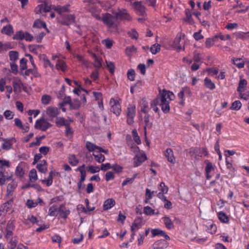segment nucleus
I'll return each instance as SVG.
<instances>
[{"label":"nucleus","mask_w":249,"mask_h":249,"mask_svg":"<svg viewBox=\"0 0 249 249\" xmlns=\"http://www.w3.org/2000/svg\"><path fill=\"white\" fill-rule=\"evenodd\" d=\"M83 2L89 4V5L87 7L89 11L93 17L98 20L101 19V17L99 15L101 12V9L95 6L94 4L98 3L101 6L104 8L105 10H107L115 3V1L114 0H107L104 2H101L98 0H83Z\"/></svg>","instance_id":"obj_1"},{"label":"nucleus","mask_w":249,"mask_h":249,"mask_svg":"<svg viewBox=\"0 0 249 249\" xmlns=\"http://www.w3.org/2000/svg\"><path fill=\"white\" fill-rule=\"evenodd\" d=\"M175 98L174 94L169 90L163 89L160 93V97L159 100L160 101V105L162 111L164 113H167L170 110V102Z\"/></svg>","instance_id":"obj_2"},{"label":"nucleus","mask_w":249,"mask_h":249,"mask_svg":"<svg viewBox=\"0 0 249 249\" xmlns=\"http://www.w3.org/2000/svg\"><path fill=\"white\" fill-rule=\"evenodd\" d=\"M127 123L129 124H132L134 122V119L136 115V106L133 104H129L127 107L126 111Z\"/></svg>","instance_id":"obj_3"},{"label":"nucleus","mask_w":249,"mask_h":249,"mask_svg":"<svg viewBox=\"0 0 249 249\" xmlns=\"http://www.w3.org/2000/svg\"><path fill=\"white\" fill-rule=\"evenodd\" d=\"M111 111L119 116L121 113V106L118 99L111 98L109 101Z\"/></svg>","instance_id":"obj_4"},{"label":"nucleus","mask_w":249,"mask_h":249,"mask_svg":"<svg viewBox=\"0 0 249 249\" xmlns=\"http://www.w3.org/2000/svg\"><path fill=\"white\" fill-rule=\"evenodd\" d=\"M51 9V3L49 0H45L43 3L38 5L35 9L36 14H43L49 12Z\"/></svg>","instance_id":"obj_5"},{"label":"nucleus","mask_w":249,"mask_h":249,"mask_svg":"<svg viewBox=\"0 0 249 249\" xmlns=\"http://www.w3.org/2000/svg\"><path fill=\"white\" fill-rule=\"evenodd\" d=\"M146 160L147 156L143 151L136 154L133 158L134 167H136L139 166Z\"/></svg>","instance_id":"obj_6"},{"label":"nucleus","mask_w":249,"mask_h":249,"mask_svg":"<svg viewBox=\"0 0 249 249\" xmlns=\"http://www.w3.org/2000/svg\"><path fill=\"white\" fill-rule=\"evenodd\" d=\"M51 126V124L45 119H41L36 121L35 127L42 131H46Z\"/></svg>","instance_id":"obj_7"},{"label":"nucleus","mask_w":249,"mask_h":249,"mask_svg":"<svg viewBox=\"0 0 249 249\" xmlns=\"http://www.w3.org/2000/svg\"><path fill=\"white\" fill-rule=\"evenodd\" d=\"M3 142L1 144V148L6 151L12 149L13 142H17L16 139L12 137L9 139H1Z\"/></svg>","instance_id":"obj_8"},{"label":"nucleus","mask_w":249,"mask_h":249,"mask_svg":"<svg viewBox=\"0 0 249 249\" xmlns=\"http://www.w3.org/2000/svg\"><path fill=\"white\" fill-rule=\"evenodd\" d=\"M46 114L51 120H53L59 115V111L57 107L50 106L46 108Z\"/></svg>","instance_id":"obj_9"},{"label":"nucleus","mask_w":249,"mask_h":249,"mask_svg":"<svg viewBox=\"0 0 249 249\" xmlns=\"http://www.w3.org/2000/svg\"><path fill=\"white\" fill-rule=\"evenodd\" d=\"M14 200V198H11L2 205L0 208V216L4 215V214L10 210L12 206Z\"/></svg>","instance_id":"obj_10"},{"label":"nucleus","mask_w":249,"mask_h":249,"mask_svg":"<svg viewBox=\"0 0 249 249\" xmlns=\"http://www.w3.org/2000/svg\"><path fill=\"white\" fill-rule=\"evenodd\" d=\"M133 7L138 15L142 17L146 16L145 8L144 6L142 5L141 2H134L133 3Z\"/></svg>","instance_id":"obj_11"},{"label":"nucleus","mask_w":249,"mask_h":249,"mask_svg":"<svg viewBox=\"0 0 249 249\" xmlns=\"http://www.w3.org/2000/svg\"><path fill=\"white\" fill-rule=\"evenodd\" d=\"M63 207V204H61L59 207H58L56 204H53L49 209V215L50 216H57Z\"/></svg>","instance_id":"obj_12"},{"label":"nucleus","mask_w":249,"mask_h":249,"mask_svg":"<svg viewBox=\"0 0 249 249\" xmlns=\"http://www.w3.org/2000/svg\"><path fill=\"white\" fill-rule=\"evenodd\" d=\"M181 40V34H178L177 36L175 38L172 44V46L174 49L178 52L181 51H184L185 47H182L180 45V41Z\"/></svg>","instance_id":"obj_13"},{"label":"nucleus","mask_w":249,"mask_h":249,"mask_svg":"<svg viewBox=\"0 0 249 249\" xmlns=\"http://www.w3.org/2000/svg\"><path fill=\"white\" fill-rule=\"evenodd\" d=\"M57 18L59 22L65 25L71 24L75 21V17L72 15H65L63 17L62 19L58 18Z\"/></svg>","instance_id":"obj_14"},{"label":"nucleus","mask_w":249,"mask_h":249,"mask_svg":"<svg viewBox=\"0 0 249 249\" xmlns=\"http://www.w3.org/2000/svg\"><path fill=\"white\" fill-rule=\"evenodd\" d=\"M17 186V184L15 182H12L9 183L7 186L6 194L5 197L6 199L11 198L14 191Z\"/></svg>","instance_id":"obj_15"},{"label":"nucleus","mask_w":249,"mask_h":249,"mask_svg":"<svg viewBox=\"0 0 249 249\" xmlns=\"http://www.w3.org/2000/svg\"><path fill=\"white\" fill-rule=\"evenodd\" d=\"M14 90L15 92L19 93L22 91L24 88V85L21 80L17 77L14 79L13 82Z\"/></svg>","instance_id":"obj_16"},{"label":"nucleus","mask_w":249,"mask_h":249,"mask_svg":"<svg viewBox=\"0 0 249 249\" xmlns=\"http://www.w3.org/2000/svg\"><path fill=\"white\" fill-rule=\"evenodd\" d=\"M100 20H102L103 22L108 27L112 26L114 23L113 17L108 13H106L103 15Z\"/></svg>","instance_id":"obj_17"},{"label":"nucleus","mask_w":249,"mask_h":249,"mask_svg":"<svg viewBox=\"0 0 249 249\" xmlns=\"http://www.w3.org/2000/svg\"><path fill=\"white\" fill-rule=\"evenodd\" d=\"M25 221L23 222L26 223L28 220H30L33 224H37L38 226L39 227L37 228L36 230V232H41L43 230L47 229L49 228V225L48 224H43L42 225H40L38 224V220L37 219H24Z\"/></svg>","instance_id":"obj_18"},{"label":"nucleus","mask_w":249,"mask_h":249,"mask_svg":"<svg viewBox=\"0 0 249 249\" xmlns=\"http://www.w3.org/2000/svg\"><path fill=\"white\" fill-rule=\"evenodd\" d=\"M115 16L116 18L118 19L126 20H130L131 19L130 16L125 9L119 11L115 14Z\"/></svg>","instance_id":"obj_19"},{"label":"nucleus","mask_w":249,"mask_h":249,"mask_svg":"<svg viewBox=\"0 0 249 249\" xmlns=\"http://www.w3.org/2000/svg\"><path fill=\"white\" fill-rule=\"evenodd\" d=\"M145 221L142 219H135L131 226V231H138L144 225Z\"/></svg>","instance_id":"obj_20"},{"label":"nucleus","mask_w":249,"mask_h":249,"mask_svg":"<svg viewBox=\"0 0 249 249\" xmlns=\"http://www.w3.org/2000/svg\"><path fill=\"white\" fill-rule=\"evenodd\" d=\"M38 204L40 205H43V204L42 199L39 197L36 200L29 199L26 202V205L29 208L36 207Z\"/></svg>","instance_id":"obj_21"},{"label":"nucleus","mask_w":249,"mask_h":249,"mask_svg":"<svg viewBox=\"0 0 249 249\" xmlns=\"http://www.w3.org/2000/svg\"><path fill=\"white\" fill-rule=\"evenodd\" d=\"M164 156L167 158L168 161L170 163L174 164L176 162V159L174 156V152L171 148H168L165 150Z\"/></svg>","instance_id":"obj_22"},{"label":"nucleus","mask_w":249,"mask_h":249,"mask_svg":"<svg viewBox=\"0 0 249 249\" xmlns=\"http://www.w3.org/2000/svg\"><path fill=\"white\" fill-rule=\"evenodd\" d=\"M151 232L152 237L160 235L164 237L166 240H170L169 236L166 233V232L160 229H152L151 230Z\"/></svg>","instance_id":"obj_23"},{"label":"nucleus","mask_w":249,"mask_h":249,"mask_svg":"<svg viewBox=\"0 0 249 249\" xmlns=\"http://www.w3.org/2000/svg\"><path fill=\"white\" fill-rule=\"evenodd\" d=\"M206 223L205 225L206 227V230L211 234L215 233L217 230V226L215 224H213L210 220L206 221Z\"/></svg>","instance_id":"obj_24"},{"label":"nucleus","mask_w":249,"mask_h":249,"mask_svg":"<svg viewBox=\"0 0 249 249\" xmlns=\"http://www.w3.org/2000/svg\"><path fill=\"white\" fill-rule=\"evenodd\" d=\"M39 58L43 62L44 66L45 68L50 67L52 70L54 69V66L51 63L48 58L45 54H40Z\"/></svg>","instance_id":"obj_25"},{"label":"nucleus","mask_w":249,"mask_h":249,"mask_svg":"<svg viewBox=\"0 0 249 249\" xmlns=\"http://www.w3.org/2000/svg\"><path fill=\"white\" fill-rule=\"evenodd\" d=\"M86 147L89 152H92L93 153L97 151H98L99 149H101V147L97 146L95 144L89 141L86 142Z\"/></svg>","instance_id":"obj_26"},{"label":"nucleus","mask_w":249,"mask_h":249,"mask_svg":"<svg viewBox=\"0 0 249 249\" xmlns=\"http://www.w3.org/2000/svg\"><path fill=\"white\" fill-rule=\"evenodd\" d=\"M36 168L41 173H45L47 171L46 161L45 160H41L40 162L37 164Z\"/></svg>","instance_id":"obj_27"},{"label":"nucleus","mask_w":249,"mask_h":249,"mask_svg":"<svg viewBox=\"0 0 249 249\" xmlns=\"http://www.w3.org/2000/svg\"><path fill=\"white\" fill-rule=\"evenodd\" d=\"M56 69L58 71H65L67 69V66L65 62L61 60H58L55 65Z\"/></svg>","instance_id":"obj_28"},{"label":"nucleus","mask_w":249,"mask_h":249,"mask_svg":"<svg viewBox=\"0 0 249 249\" xmlns=\"http://www.w3.org/2000/svg\"><path fill=\"white\" fill-rule=\"evenodd\" d=\"M95 160L98 163H102L105 160V157L101 152L96 151L92 153Z\"/></svg>","instance_id":"obj_29"},{"label":"nucleus","mask_w":249,"mask_h":249,"mask_svg":"<svg viewBox=\"0 0 249 249\" xmlns=\"http://www.w3.org/2000/svg\"><path fill=\"white\" fill-rule=\"evenodd\" d=\"M139 107L141 112L147 114L149 110L148 103L145 100H142L139 104Z\"/></svg>","instance_id":"obj_30"},{"label":"nucleus","mask_w":249,"mask_h":249,"mask_svg":"<svg viewBox=\"0 0 249 249\" xmlns=\"http://www.w3.org/2000/svg\"><path fill=\"white\" fill-rule=\"evenodd\" d=\"M115 204L114 199L112 198H108L105 201L103 204V208L105 210H107L113 207Z\"/></svg>","instance_id":"obj_31"},{"label":"nucleus","mask_w":249,"mask_h":249,"mask_svg":"<svg viewBox=\"0 0 249 249\" xmlns=\"http://www.w3.org/2000/svg\"><path fill=\"white\" fill-rule=\"evenodd\" d=\"M1 32L7 36H11L14 33L13 28L10 24L7 25L2 28Z\"/></svg>","instance_id":"obj_32"},{"label":"nucleus","mask_w":249,"mask_h":249,"mask_svg":"<svg viewBox=\"0 0 249 249\" xmlns=\"http://www.w3.org/2000/svg\"><path fill=\"white\" fill-rule=\"evenodd\" d=\"M91 56L94 60L93 65L94 67L97 69H100L102 66V60L98 58L94 53L91 54Z\"/></svg>","instance_id":"obj_33"},{"label":"nucleus","mask_w":249,"mask_h":249,"mask_svg":"<svg viewBox=\"0 0 249 249\" xmlns=\"http://www.w3.org/2000/svg\"><path fill=\"white\" fill-rule=\"evenodd\" d=\"M25 73L26 75H30V74H32L36 77H38L40 76V74L38 71L36 65H35V67H33V69L26 70L25 72Z\"/></svg>","instance_id":"obj_34"},{"label":"nucleus","mask_w":249,"mask_h":249,"mask_svg":"<svg viewBox=\"0 0 249 249\" xmlns=\"http://www.w3.org/2000/svg\"><path fill=\"white\" fill-rule=\"evenodd\" d=\"M11 164L9 160L6 159H0V174H2L3 168H9L11 167Z\"/></svg>","instance_id":"obj_35"},{"label":"nucleus","mask_w":249,"mask_h":249,"mask_svg":"<svg viewBox=\"0 0 249 249\" xmlns=\"http://www.w3.org/2000/svg\"><path fill=\"white\" fill-rule=\"evenodd\" d=\"M231 60L232 63L238 68L242 69L244 67L245 63L242 59L233 57Z\"/></svg>","instance_id":"obj_36"},{"label":"nucleus","mask_w":249,"mask_h":249,"mask_svg":"<svg viewBox=\"0 0 249 249\" xmlns=\"http://www.w3.org/2000/svg\"><path fill=\"white\" fill-rule=\"evenodd\" d=\"M247 85V81L245 79L240 78L238 86L237 89L238 92L241 93L243 92Z\"/></svg>","instance_id":"obj_37"},{"label":"nucleus","mask_w":249,"mask_h":249,"mask_svg":"<svg viewBox=\"0 0 249 249\" xmlns=\"http://www.w3.org/2000/svg\"><path fill=\"white\" fill-rule=\"evenodd\" d=\"M86 170L90 174H95L100 172V168L98 166L89 165L86 167Z\"/></svg>","instance_id":"obj_38"},{"label":"nucleus","mask_w":249,"mask_h":249,"mask_svg":"<svg viewBox=\"0 0 249 249\" xmlns=\"http://www.w3.org/2000/svg\"><path fill=\"white\" fill-rule=\"evenodd\" d=\"M30 181L31 182H35L38 179L36 171L35 169H32L29 173Z\"/></svg>","instance_id":"obj_39"},{"label":"nucleus","mask_w":249,"mask_h":249,"mask_svg":"<svg viewBox=\"0 0 249 249\" xmlns=\"http://www.w3.org/2000/svg\"><path fill=\"white\" fill-rule=\"evenodd\" d=\"M22 163H19L16 167L15 170V174L17 176L20 178L22 177L24 175V171L22 166Z\"/></svg>","instance_id":"obj_40"},{"label":"nucleus","mask_w":249,"mask_h":249,"mask_svg":"<svg viewBox=\"0 0 249 249\" xmlns=\"http://www.w3.org/2000/svg\"><path fill=\"white\" fill-rule=\"evenodd\" d=\"M204 85L205 87L210 89L213 90L215 88V85L211 79L208 77L204 79Z\"/></svg>","instance_id":"obj_41"},{"label":"nucleus","mask_w":249,"mask_h":249,"mask_svg":"<svg viewBox=\"0 0 249 249\" xmlns=\"http://www.w3.org/2000/svg\"><path fill=\"white\" fill-rule=\"evenodd\" d=\"M42 46L39 45H30L29 46V51L35 54H38L39 50Z\"/></svg>","instance_id":"obj_42"},{"label":"nucleus","mask_w":249,"mask_h":249,"mask_svg":"<svg viewBox=\"0 0 249 249\" xmlns=\"http://www.w3.org/2000/svg\"><path fill=\"white\" fill-rule=\"evenodd\" d=\"M53 172L52 171H51L49 173V175L47 178L42 180V182L43 183H45L47 186H51L53 183Z\"/></svg>","instance_id":"obj_43"},{"label":"nucleus","mask_w":249,"mask_h":249,"mask_svg":"<svg viewBox=\"0 0 249 249\" xmlns=\"http://www.w3.org/2000/svg\"><path fill=\"white\" fill-rule=\"evenodd\" d=\"M195 153L196 155L200 157L206 156L208 154V152L205 148H196L195 150Z\"/></svg>","instance_id":"obj_44"},{"label":"nucleus","mask_w":249,"mask_h":249,"mask_svg":"<svg viewBox=\"0 0 249 249\" xmlns=\"http://www.w3.org/2000/svg\"><path fill=\"white\" fill-rule=\"evenodd\" d=\"M13 174L10 175L0 176V186L4 185L7 180L12 179Z\"/></svg>","instance_id":"obj_45"},{"label":"nucleus","mask_w":249,"mask_h":249,"mask_svg":"<svg viewBox=\"0 0 249 249\" xmlns=\"http://www.w3.org/2000/svg\"><path fill=\"white\" fill-rule=\"evenodd\" d=\"M69 162L73 166L77 165L79 162L78 160L76 158L75 156L73 154H71L69 156Z\"/></svg>","instance_id":"obj_46"},{"label":"nucleus","mask_w":249,"mask_h":249,"mask_svg":"<svg viewBox=\"0 0 249 249\" xmlns=\"http://www.w3.org/2000/svg\"><path fill=\"white\" fill-rule=\"evenodd\" d=\"M55 124L57 126H61L63 125L66 126L68 124L67 121L63 117L56 118Z\"/></svg>","instance_id":"obj_47"},{"label":"nucleus","mask_w":249,"mask_h":249,"mask_svg":"<svg viewBox=\"0 0 249 249\" xmlns=\"http://www.w3.org/2000/svg\"><path fill=\"white\" fill-rule=\"evenodd\" d=\"M137 49L134 46L127 47L125 49V53L127 56H131L137 52Z\"/></svg>","instance_id":"obj_48"},{"label":"nucleus","mask_w":249,"mask_h":249,"mask_svg":"<svg viewBox=\"0 0 249 249\" xmlns=\"http://www.w3.org/2000/svg\"><path fill=\"white\" fill-rule=\"evenodd\" d=\"M241 107L242 104L241 102L239 100H236L232 103L230 109L231 110H238L241 108Z\"/></svg>","instance_id":"obj_49"},{"label":"nucleus","mask_w":249,"mask_h":249,"mask_svg":"<svg viewBox=\"0 0 249 249\" xmlns=\"http://www.w3.org/2000/svg\"><path fill=\"white\" fill-rule=\"evenodd\" d=\"M216 37L217 36L215 35V36L213 37L207 38L205 42L206 46L208 48H210L212 47L215 42Z\"/></svg>","instance_id":"obj_50"},{"label":"nucleus","mask_w":249,"mask_h":249,"mask_svg":"<svg viewBox=\"0 0 249 249\" xmlns=\"http://www.w3.org/2000/svg\"><path fill=\"white\" fill-rule=\"evenodd\" d=\"M156 193V192L151 191L150 190L146 188L145 190V202L148 203L149 200L152 198L154 194Z\"/></svg>","instance_id":"obj_51"},{"label":"nucleus","mask_w":249,"mask_h":249,"mask_svg":"<svg viewBox=\"0 0 249 249\" xmlns=\"http://www.w3.org/2000/svg\"><path fill=\"white\" fill-rule=\"evenodd\" d=\"M161 46L160 44L156 43L153 45L150 48V51L153 54H155L160 50Z\"/></svg>","instance_id":"obj_52"},{"label":"nucleus","mask_w":249,"mask_h":249,"mask_svg":"<svg viewBox=\"0 0 249 249\" xmlns=\"http://www.w3.org/2000/svg\"><path fill=\"white\" fill-rule=\"evenodd\" d=\"M53 9H54V10L56 11L59 14H61L63 13L68 11V6H57L54 7H53Z\"/></svg>","instance_id":"obj_53"},{"label":"nucleus","mask_w":249,"mask_h":249,"mask_svg":"<svg viewBox=\"0 0 249 249\" xmlns=\"http://www.w3.org/2000/svg\"><path fill=\"white\" fill-rule=\"evenodd\" d=\"M163 222L168 229L171 230L174 229V221L171 220V219H164Z\"/></svg>","instance_id":"obj_54"},{"label":"nucleus","mask_w":249,"mask_h":249,"mask_svg":"<svg viewBox=\"0 0 249 249\" xmlns=\"http://www.w3.org/2000/svg\"><path fill=\"white\" fill-rule=\"evenodd\" d=\"M52 100V97L50 95L47 94L43 95L41 97V103L45 105L50 104Z\"/></svg>","instance_id":"obj_55"},{"label":"nucleus","mask_w":249,"mask_h":249,"mask_svg":"<svg viewBox=\"0 0 249 249\" xmlns=\"http://www.w3.org/2000/svg\"><path fill=\"white\" fill-rule=\"evenodd\" d=\"M132 136L134 141L137 144H140L141 143V140L140 138V137L138 135V134L136 129H133L132 132Z\"/></svg>","instance_id":"obj_56"},{"label":"nucleus","mask_w":249,"mask_h":249,"mask_svg":"<svg viewBox=\"0 0 249 249\" xmlns=\"http://www.w3.org/2000/svg\"><path fill=\"white\" fill-rule=\"evenodd\" d=\"M34 27L38 28H46V25L44 22H43L39 19H37V20H35V21L34 23Z\"/></svg>","instance_id":"obj_57"},{"label":"nucleus","mask_w":249,"mask_h":249,"mask_svg":"<svg viewBox=\"0 0 249 249\" xmlns=\"http://www.w3.org/2000/svg\"><path fill=\"white\" fill-rule=\"evenodd\" d=\"M10 59L13 62H15L18 59V53L16 51H10L9 53Z\"/></svg>","instance_id":"obj_58"},{"label":"nucleus","mask_w":249,"mask_h":249,"mask_svg":"<svg viewBox=\"0 0 249 249\" xmlns=\"http://www.w3.org/2000/svg\"><path fill=\"white\" fill-rule=\"evenodd\" d=\"M128 35L132 39H137L139 37V34L134 29H131L128 32Z\"/></svg>","instance_id":"obj_59"},{"label":"nucleus","mask_w":249,"mask_h":249,"mask_svg":"<svg viewBox=\"0 0 249 249\" xmlns=\"http://www.w3.org/2000/svg\"><path fill=\"white\" fill-rule=\"evenodd\" d=\"M213 170V167L212 165V163L210 162H208L207 164V166L206 167L205 171L206 173V177L207 179H209L210 178V176L209 175V173Z\"/></svg>","instance_id":"obj_60"},{"label":"nucleus","mask_w":249,"mask_h":249,"mask_svg":"<svg viewBox=\"0 0 249 249\" xmlns=\"http://www.w3.org/2000/svg\"><path fill=\"white\" fill-rule=\"evenodd\" d=\"M24 32L22 31H19L16 33L13 36V39L16 40H22L24 39Z\"/></svg>","instance_id":"obj_61"},{"label":"nucleus","mask_w":249,"mask_h":249,"mask_svg":"<svg viewBox=\"0 0 249 249\" xmlns=\"http://www.w3.org/2000/svg\"><path fill=\"white\" fill-rule=\"evenodd\" d=\"M75 57L77 59L79 62L81 63L82 65L86 67L88 66V63L87 61L84 59L82 55L77 54L75 56Z\"/></svg>","instance_id":"obj_62"},{"label":"nucleus","mask_w":249,"mask_h":249,"mask_svg":"<svg viewBox=\"0 0 249 249\" xmlns=\"http://www.w3.org/2000/svg\"><path fill=\"white\" fill-rule=\"evenodd\" d=\"M143 212L147 215L151 216L154 213L155 211L150 207L147 206L144 207Z\"/></svg>","instance_id":"obj_63"},{"label":"nucleus","mask_w":249,"mask_h":249,"mask_svg":"<svg viewBox=\"0 0 249 249\" xmlns=\"http://www.w3.org/2000/svg\"><path fill=\"white\" fill-rule=\"evenodd\" d=\"M127 76L129 80L134 81L135 77V71L133 69H129L127 71Z\"/></svg>","instance_id":"obj_64"}]
</instances>
